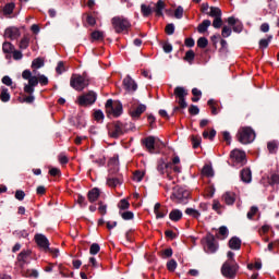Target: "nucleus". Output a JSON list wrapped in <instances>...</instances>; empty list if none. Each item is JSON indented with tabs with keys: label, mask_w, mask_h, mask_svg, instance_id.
<instances>
[{
	"label": "nucleus",
	"mask_w": 279,
	"mask_h": 279,
	"mask_svg": "<svg viewBox=\"0 0 279 279\" xmlns=\"http://www.w3.org/2000/svg\"><path fill=\"white\" fill-rule=\"evenodd\" d=\"M267 148L269 154H276V151H278V144L276 142H269Z\"/></svg>",
	"instance_id": "nucleus-53"
},
{
	"label": "nucleus",
	"mask_w": 279,
	"mask_h": 279,
	"mask_svg": "<svg viewBox=\"0 0 279 279\" xmlns=\"http://www.w3.org/2000/svg\"><path fill=\"white\" fill-rule=\"evenodd\" d=\"M236 271H239V264L225 262L221 267V274L225 278H234L236 276Z\"/></svg>",
	"instance_id": "nucleus-8"
},
{
	"label": "nucleus",
	"mask_w": 279,
	"mask_h": 279,
	"mask_svg": "<svg viewBox=\"0 0 279 279\" xmlns=\"http://www.w3.org/2000/svg\"><path fill=\"white\" fill-rule=\"evenodd\" d=\"M230 250H241V240L239 238H231L229 241Z\"/></svg>",
	"instance_id": "nucleus-29"
},
{
	"label": "nucleus",
	"mask_w": 279,
	"mask_h": 279,
	"mask_svg": "<svg viewBox=\"0 0 279 279\" xmlns=\"http://www.w3.org/2000/svg\"><path fill=\"white\" fill-rule=\"evenodd\" d=\"M124 133H125V125H123V123L120 122V121L114 122L109 128V136H110V138H119V136H123Z\"/></svg>",
	"instance_id": "nucleus-11"
},
{
	"label": "nucleus",
	"mask_w": 279,
	"mask_h": 279,
	"mask_svg": "<svg viewBox=\"0 0 279 279\" xmlns=\"http://www.w3.org/2000/svg\"><path fill=\"white\" fill-rule=\"evenodd\" d=\"M191 193L189 191L184 190L183 187H174L172 197L173 199H177L178 204H184L189 199V196Z\"/></svg>",
	"instance_id": "nucleus-12"
},
{
	"label": "nucleus",
	"mask_w": 279,
	"mask_h": 279,
	"mask_svg": "<svg viewBox=\"0 0 279 279\" xmlns=\"http://www.w3.org/2000/svg\"><path fill=\"white\" fill-rule=\"evenodd\" d=\"M223 201L226 204H228V206H232V204H234V202H236V196L232 192H227L223 195Z\"/></svg>",
	"instance_id": "nucleus-26"
},
{
	"label": "nucleus",
	"mask_w": 279,
	"mask_h": 279,
	"mask_svg": "<svg viewBox=\"0 0 279 279\" xmlns=\"http://www.w3.org/2000/svg\"><path fill=\"white\" fill-rule=\"evenodd\" d=\"M189 112L190 114H199V107L195 106V105H191V107L189 108Z\"/></svg>",
	"instance_id": "nucleus-64"
},
{
	"label": "nucleus",
	"mask_w": 279,
	"mask_h": 279,
	"mask_svg": "<svg viewBox=\"0 0 279 279\" xmlns=\"http://www.w3.org/2000/svg\"><path fill=\"white\" fill-rule=\"evenodd\" d=\"M32 76L36 77L38 84H40L41 86H47V84H49V78L44 74H38L37 76L32 74Z\"/></svg>",
	"instance_id": "nucleus-35"
},
{
	"label": "nucleus",
	"mask_w": 279,
	"mask_h": 279,
	"mask_svg": "<svg viewBox=\"0 0 279 279\" xmlns=\"http://www.w3.org/2000/svg\"><path fill=\"white\" fill-rule=\"evenodd\" d=\"M15 199L23 202L25 199V192L23 190L15 191Z\"/></svg>",
	"instance_id": "nucleus-59"
},
{
	"label": "nucleus",
	"mask_w": 279,
	"mask_h": 279,
	"mask_svg": "<svg viewBox=\"0 0 279 279\" xmlns=\"http://www.w3.org/2000/svg\"><path fill=\"white\" fill-rule=\"evenodd\" d=\"M222 25H223V20H221V16L214 19V21H213V27H215V29L221 28Z\"/></svg>",
	"instance_id": "nucleus-56"
},
{
	"label": "nucleus",
	"mask_w": 279,
	"mask_h": 279,
	"mask_svg": "<svg viewBox=\"0 0 279 279\" xmlns=\"http://www.w3.org/2000/svg\"><path fill=\"white\" fill-rule=\"evenodd\" d=\"M235 138L242 145H250V143H254L256 138V132H254L253 128L250 126H242L238 130Z\"/></svg>",
	"instance_id": "nucleus-3"
},
{
	"label": "nucleus",
	"mask_w": 279,
	"mask_h": 279,
	"mask_svg": "<svg viewBox=\"0 0 279 279\" xmlns=\"http://www.w3.org/2000/svg\"><path fill=\"white\" fill-rule=\"evenodd\" d=\"M202 174L205 175L206 178H213V175H215V171L213 170V167L204 166Z\"/></svg>",
	"instance_id": "nucleus-37"
},
{
	"label": "nucleus",
	"mask_w": 279,
	"mask_h": 279,
	"mask_svg": "<svg viewBox=\"0 0 279 279\" xmlns=\"http://www.w3.org/2000/svg\"><path fill=\"white\" fill-rule=\"evenodd\" d=\"M147 110V106L140 104L137 100H133L129 104V114L132 119H141V114Z\"/></svg>",
	"instance_id": "nucleus-5"
},
{
	"label": "nucleus",
	"mask_w": 279,
	"mask_h": 279,
	"mask_svg": "<svg viewBox=\"0 0 279 279\" xmlns=\"http://www.w3.org/2000/svg\"><path fill=\"white\" fill-rule=\"evenodd\" d=\"M11 53H13V60H23V52L21 50L14 49Z\"/></svg>",
	"instance_id": "nucleus-63"
},
{
	"label": "nucleus",
	"mask_w": 279,
	"mask_h": 279,
	"mask_svg": "<svg viewBox=\"0 0 279 279\" xmlns=\"http://www.w3.org/2000/svg\"><path fill=\"white\" fill-rule=\"evenodd\" d=\"M107 184L111 189H114V187L119 186V184H121V181H119V179H117V178H108Z\"/></svg>",
	"instance_id": "nucleus-45"
},
{
	"label": "nucleus",
	"mask_w": 279,
	"mask_h": 279,
	"mask_svg": "<svg viewBox=\"0 0 279 279\" xmlns=\"http://www.w3.org/2000/svg\"><path fill=\"white\" fill-rule=\"evenodd\" d=\"M204 243V250L207 252V254H215L217 252V245L215 244V235L207 234L205 239L203 240Z\"/></svg>",
	"instance_id": "nucleus-13"
},
{
	"label": "nucleus",
	"mask_w": 279,
	"mask_h": 279,
	"mask_svg": "<svg viewBox=\"0 0 279 279\" xmlns=\"http://www.w3.org/2000/svg\"><path fill=\"white\" fill-rule=\"evenodd\" d=\"M118 208L120 213H123V210H128V208H130V202H128V199L125 198L121 199L118 204Z\"/></svg>",
	"instance_id": "nucleus-40"
},
{
	"label": "nucleus",
	"mask_w": 279,
	"mask_h": 279,
	"mask_svg": "<svg viewBox=\"0 0 279 279\" xmlns=\"http://www.w3.org/2000/svg\"><path fill=\"white\" fill-rule=\"evenodd\" d=\"M3 36L9 40H19L21 38V29L16 26H9L4 29Z\"/></svg>",
	"instance_id": "nucleus-16"
},
{
	"label": "nucleus",
	"mask_w": 279,
	"mask_h": 279,
	"mask_svg": "<svg viewBox=\"0 0 279 279\" xmlns=\"http://www.w3.org/2000/svg\"><path fill=\"white\" fill-rule=\"evenodd\" d=\"M120 217L124 219V221H130L134 219V213L132 211H119Z\"/></svg>",
	"instance_id": "nucleus-41"
},
{
	"label": "nucleus",
	"mask_w": 279,
	"mask_h": 279,
	"mask_svg": "<svg viewBox=\"0 0 279 279\" xmlns=\"http://www.w3.org/2000/svg\"><path fill=\"white\" fill-rule=\"evenodd\" d=\"M154 213L156 215V219H165L167 217V209L161 208L160 203H156L154 206Z\"/></svg>",
	"instance_id": "nucleus-20"
},
{
	"label": "nucleus",
	"mask_w": 279,
	"mask_h": 279,
	"mask_svg": "<svg viewBox=\"0 0 279 279\" xmlns=\"http://www.w3.org/2000/svg\"><path fill=\"white\" fill-rule=\"evenodd\" d=\"M99 195H101L99 189L94 187L87 193V199L90 202V204H93L99 199Z\"/></svg>",
	"instance_id": "nucleus-21"
},
{
	"label": "nucleus",
	"mask_w": 279,
	"mask_h": 279,
	"mask_svg": "<svg viewBox=\"0 0 279 279\" xmlns=\"http://www.w3.org/2000/svg\"><path fill=\"white\" fill-rule=\"evenodd\" d=\"M97 101V93L89 92L83 96L78 97V105L80 106H93Z\"/></svg>",
	"instance_id": "nucleus-15"
},
{
	"label": "nucleus",
	"mask_w": 279,
	"mask_h": 279,
	"mask_svg": "<svg viewBox=\"0 0 279 279\" xmlns=\"http://www.w3.org/2000/svg\"><path fill=\"white\" fill-rule=\"evenodd\" d=\"M208 16H211L213 19H219L221 17V9L217 7H210V12H207Z\"/></svg>",
	"instance_id": "nucleus-32"
},
{
	"label": "nucleus",
	"mask_w": 279,
	"mask_h": 279,
	"mask_svg": "<svg viewBox=\"0 0 279 279\" xmlns=\"http://www.w3.org/2000/svg\"><path fill=\"white\" fill-rule=\"evenodd\" d=\"M230 158L235 167H243L247 162L245 151L241 149H233L230 154Z\"/></svg>",
	"instance_id": "nucleus-7"
},
{
	"label": "nucleus",
	"mask_w": 279,
	"mask_h": 279,
	"mask_svg": "<svg viewBox=\"0 0 279 279\" xmlns=\"http://www.w3.org/2000/svg\"><path fill=\"white\" fill-rule=\"evenodd\" d=\"M16 8V4L14 2H9L4 5L3 8V14L4 16H9L10 14H12V12H14V9Z\"/></svg>",
	"instance_id": "nucleus-30"
},
{
	"label": "nucleus",
	"mask_w": 279,
	"mask_h": 279,
	"mask_svg": "<svg viewBox=\"0 0 279 279\" xmlns=\"http://www.w3.org/2000/svg\"><path fill=\"white\" fill-rule=\"evenodd\" d=\"M141 12L143 14V16H151V13L154 12L151 10V7L147 5V4H142L141 5Z\"/></svg>",
	"instance_id": "nucleus-39"
},
{
	"label": "nucleus",
	"mask_w": 279,
	"mask_h": 279,
	"mask_svg": "<svg viewBox=\"0 0 279 279\" xmlns=\"http://www.w3.org/2000/svg\"><path fill=\"white\" fill-rule=\"evenodd\" d=\"M240 178L244 184H250V182H252V170L250 168L242 169Z\"/></svg>",
	"instance_id": "nucleus-19"
},
{
	"label": "nucleus",
	"mask_w": 279,
	"mask_h": 279,
	"mask_svg": "<svg viewBox=\"0 0 279 279\" xmlns=\"http://www.w3.org/2000/svg\"><path fill=\"white\" fill-rule=\"evenodd\" d=\"M157 171L158 173H160V175H167V179L171 182L172 184H175V175H178V173H182V167L180 166H174L171 162H165V160L160 159L157 162Z\"/></svg>",
	"instance_id": "nucleus-2"
},
{
	"label": "nucleus",
	"mask_w": 279,
	"mask_h": 279,
	"mask_svg": "<svg viewBox=\"0 0 279 279\" xmlns=\"http://www.w3.org/2000/svg\"><path fill=\"white\" fill-rule=\"evenodd\" d=\"M213 25V22L210 20H204L198 26H197V32L198 34H204L208 32V27Z\"/></svg>",
	"instance_id": "nucleus-24"
},
{
	"label": "nucleus",
	"mask_w": 279,
	"mask_h": 279,
	"mask_svg": "<svg viewBox=\"0 0 279 279\" xmlns=\"http://www.w3.org/2000/svg\"><path fill=\"white\" fill-rule=\"evenodd\" d=\"M268 184L270 186H276V184H279V173L278 172H271L268 177Z\"/></svg>",
	"instance_id": "nucleus-28"
},
{
	"label": "nucleus",
	"mask_w": 279,
	"mask_h": 279,
	"mask_svg": "<svg viewBox=\"0 0 279 279\" xmlns=\"http://www.w3.org/2000/svg\"><path fill=\"white\" fill-rule=\"evenodd\" d=\"M143 178H145V172H143L141 170L135 171L133 174L134 182H142Z\"/></svg>",
	"instance_id": "nucleus-47"
},
{
	"label": "nucleus",
	"mask_w": 279,
	"mask_h": 279,
	"mask_svg": "<svg viewBox=\"0 0 279 279\" xmlns=\"http://www.w3.org/2000/svg\"><path fill=\"white\" fill-rule=\"evenodd\" d=\"M184 60H185V62L193 64V60H195V51H193V50L186 51Z\"/></svg>",
	"instance_id": "nucleus-43"
},
{
	"label": "nucleus",
	"mask_w": 279,
	"mask_h": 279,
	"mask_svg": "<svg viewBox=\"0 0 279 279\" xmlns=\"http://www.w3.org/2000/svg\"><path fill=\"white\" fill-rule=\"evenodd\" d=\"M173 256V248H166L161 253V258H171Z\"/></svg>",
	"instance_id": "nucleus-57"
},
{
	"label": "nucleus",
	"mask_w": 279,
	"mask_h": 279,
	"mask_svg": "<svg viewBox=\"0 0 279 279\" xmlns=\"http://www.w3.org/2000/svg\"><path fill=\"white\" fill-rule=\"evenodd\" d=\"M221 36L222 38H230V36H232V28H230L229 26H223Z\"/></svg>",
	"instance_id": "nucleus-54"
},
{
	"label": "nucleus",
	"mask_w": 279,
	"mask_h": 279,
	"mask_svg": "<svg viewBox=\"0 0 279 279\" xmlns=\"http://www.w3.org/2000/svg\"><path fill=\"white\" fill-rule=\"evenodd\" d=\"M98 213L102 216L107 215L108 213V205L104 204V202L98 203Z\"/></svg>",
	"instance_id": "nucleus-55"
},
{
	"label": "nucleus",
	"mask_w": 279,
	"mask_h": 279,
	"mask_svg": "<svg viewBox=\"0 0 279 279\" xmlns=\"http://www.w3.org/2000/svg\"><path fill=\"white\" fill-rule=\"evenodd\" d=\"M146 149L148 151L154 153V149H156V143H160L162 147H165V143L160 142V140L156 138L155 136H148L143 141Z\"/></svg>",
	"instance_id": "nucleus-17"
},
{
	"label": "nucleus",
	"mask_w": 279,
	"mask_h": 279,
	"mask_svg": "<svg viewBox=\"0 0 279 279\" xmlns=\"http://www.w3.org/2000/svg\"><path fill=\"white\" fill-rule=\"evenodd\" d=\"M92 41L95 43V40H104L106 38V35L101 31H95L90 34Z\"/></svg>",
	"instance_id": "nucleus-31"
},
{
	"label": "nucleus",
	"mask_w": 279,
	"mask_h": 279,
	"mask_svg": "<svg viewBox=\"0 0 279 279\" xmlns=\"http://www.w3.org/2000/svg\"><path fill=\"white\" fill-rule=\"evenodd\" d=\"M29 256H32V251L24 250L17 255V260H19V263H23V265H25V263H27V260H29Z\"/></svg>",
	"instance_id": "nucleus-23"
},
{
	"label": "nucleus",
	"mask_w": 279,
	"mask_h": 279,
	"mask_svg": "<svg viewBox=\"0 0 279 279\" xmlns=\"http://www.w3.org/2000/svg\"><path fill=\"white\" fill-rule=\"evenodd\" d=\"M100 250H101V247L97 243H93L89 247V254H92V256H95V255L99 254Z\"/></svg>",
	"instance_id": "nucleus-52"
},
{
	"label": "nucleus",
	"mask_w": 279,
	"mask_h": 279,
	"mask_svg": "<svg viewBox=\"0 0 279 279\" xmlns=\"http://www.w3.org/2000/svg\"><path fill=\"white\" fill-rule=\"evenodd\" d=\"M45 66V59L36 58L32 62V69H43Z\"/></svg>",
	"instance_id": "nucleus-34"
},
{
	"label": "nucleus",
	"mask_w": 279,
	"mask_h": 279,
	"mask_svg": "<svg viewBox=\"0 0 279 279\" xmlns=\"http://www.w3.org/2000/svg\"><path fill=\"white\" fill-rule=\"evenodd\" d=\"M35 242L37 243L38 247L44 252H53L51 247H49V239L43 233L35 234Z\"/></svg>",
	"instance_id": "nucleus-14"
},
{
	"label": "nucleus",
	"mask_w": 279,
	"mask_h": 279,
	"mask_svg": "<svg viewBox=\"0 0 279 279\" xmlns=\"http://www.w3.org/2000/svg\"><path fill=\"white\" fill-rule=\"evenodd\" d=\"M185 215H189L190 217H193L194 219H199L201 215L197 209L187 208L185 210Z\"/></svg>",
	"instance_id": "nucleus-42"
},
{
	"label": "nucleus",
	"mask_w": 279,
	"mask_h": 279,
	"mask_svg": "<svg viewBox=\"0 0 279 279\" xmlns=\"http://www.w3.org/2000/svg\"><path fill=\"white\" fill-rule=\"evenodd\" d=\"M29 36L25 35L20 41V49H27L29 47Z\"/></svg>",
	"instance_id": "nucleus-46"
},
{
	"label": "nucleus",
	"mask_w": 279,
	"mask_h": 279,
	"mask_svg": "<svg viewBox=\"0 0 279 279\" xmlns=\"http://www.w3.org/2000/svg\"><path fill=\"white\" fill-rule=\"evenodd\" d=\"M106 112L112 114V117H121L123 114V105L121 102H114L112 99H108L106 105Z\"/></svg>",
	"instance_id": "nucleus-6"
},
{
	"label": "nucleus",
	"mask_w": 279,
	"mask_h": 279,
	"mask_svg": "<svg viewBox=\"0 0 279 279\" xmlns=\"http://www.w3.org/2000/svg\"><path fill=\"white\" fill-rule=\"evenodd\" d=\"M191 142H192L193 148L197 149V147H199V145H202V136L192 135L191 136Z\"/></svg>",
	"instance_id": "nucleus-38"
},
{
	"label": "nucleus",
	"mask_w": 279,
	"mask_h": 279,
	"mask_svg": "<svg viewBox=\"0 0 279 279\" xmlns=\"http://www.w3.org/2000/svg\"><path fill=\"white\" fill-rule=\"evenodd\" d=\"M189 95V90H186V88L182 87V86H178L174 88V96L177 97L178 104L180 106V108H182L183 110L185 108H189V104H186V96Z\"/></svg>",
	"instance_id": "nucleus-10"
},
{
	"label": "nucleus",
	"mask_w": 279,
	"mask_h": 279,
	"mask_svg": "<svg viewBox=\"0 0 279 279\" xmlns=\"http://www.w3.org/2000/svg\"><path fill=\"white\" fill-rule=\"evenodd\" d=\"M215 136H217V131H215V129H213L209 133L208 131L203 132V138H209V141H213Z\"/></svg>",
	"instance_id": "nucleus-49"
},
{
	"label": "nucleus",
	"mask_w": 279,
	"mask_h": 279,
	"mask_svg": "<svg viewBox=\"0 0 279 279\" xmlns=\"http://www.w3.org/2000/svg\"><path fill=\"white\" fill-rule=\"evenodd\" d=\"M162 10H165V1L159 0L156 3V8H155L156 16H162Z\"/></svg>",
	"instance_id": "nucleus-36"
},
{
	"label": "nucleus",
	"mask_w": 279,
	"mask_h": 279,
	"mask_svg": "<svg viewBox=\"0 0 279 279\" xmlns=\"http://www.w3.org/2000/svg\"><path fill=\"white\" fill-rule=\"evenodd\" d=\"M207 106H209L211 110V114L217 116L219 112H221V107H219V102L215 99H209L207 101Z\"/></svg>",
	"instance_id": "nucleus-22"
},
{
	"label": "nucleus",
	"mask_w": 279,
	"mask_h": 279,
	"mask_svg": "<svg viewBox=\"0 0 279 279\" xmlns=\"http://www.w3.org/2000/svg\"><path fill=\"white\" fill-rule=\"evenodd\" d=\"M111 25L116 34H122V32H128L132 27V23L124 16L118 15L111 19Z\"/></svg>",
	"instance_id": "nucleus-4"
},
{
	"label": "nucleus",
	"mask_w": 279,
	"mask_h": 279,
	"mask_svg": "<svg viewBox=\"0 0 279 279\" xmlns=\"http://www.w3.org/2000/svg\"><path fill=\"white\" fill-rule=\"evenodd\" d=\"M123 86L125 90H128V93H136L138 88V85H136V82L130 76H126L123 80Z\"/></svg>",
	"instance_id": "nucleus-18"
},
{
	"label": "nucleus",
	"mask_w": 279,
	"mask_h": 279,
	"mask_svg": "<svg viewBox=\"0 0 279 279\" xmlns=\"http://www.w3.org/2000/svg\"><path fill=\"white\" fill-rule=\"evenodd\" d=\"M11 96H10V92L5 86L1 87V93H0V100L3 104H8V101H10Z\"/></svg>",
	"instance_id": "nucleus-25"
},
{
	"label": "nucleus",
	"mask_w": 279,
	"mask_h": 279,
	"mask_svg": "<svg viewBox=\"0 0 279 279\" xmlns=\"http://www.w3.org/2000/svg\"><path fill=\"white\" fill-rule=\"evenodd\" d=\"M169 219L171 221H180V219H182V211L180 209H173L169 214Z\"/></svg>",
	"instance_id": "nucleus-27"
},
{
	"label": "nucleus",
	"mask_w": 279,
	"mask_h": 279,
	"mask_svg": "<svg viewBox=\"0 0 279 279\" xmlns=\"http://www.w3.org/2000/svg\"><path fill=\"white\" fill-rule=\"evenodd\" d=\"M94 119H95L96 121H104V111H101V110H96V111L94 112Z\"/></svg>",
	"instance_id": "nucleus-62"
},
{
	"label": "nucleus",
	"mask_w": 279,
	"mask_h": 279,
	"mask_svg": "<svg viewBox=\"0 0 279 279\" xmlns=\"http://www.w3.org/2000/svg\"><path fill=\"white\" fill-rule=\"evenodd\" d=\"M2 84H4V86H10L12 89L16 88V86L13 85L14 83L12 82V78L8 75L2 77Z\"/></svg>",
	"instance_id": "nucleus-48"
},
{
	"label": "nucleus",
	"mask_w": 279,
	"mask_h": 279,
	"mask_svg": "<svg viewBox=\"0 0 279 279\" xmlns=\"http://www.w3.org/2000/svg\"><path fill=\"white\" fill-rule=\"evenodd\" d=\"M90 84V80L86 76H72L70 85L74 90H84Z\"/></svg>",
	"instance_id": "nucleus-9"
},
{
	"label": "nucleus",
	"mask_w": 279,
	"mask_h": 279,
	"mask_svg": "<svg viewBox=\"0 0 279 279\" xmlns=\"http://www.w3.org/2000/svg\"><path fill=\"white\" fill-rule=\"evenodd\" d=\"M258 213V207L252 206L250 211L247 213L246 217L247 219H254V216Z\"/></svg>",
	"instance_id": "nucleus-58"
},
{
	"label": "nucleus",
	"mask_w": 279,
	"mask_h": 279,
	"mask_svg": "<svg viewBox=\"0 0 279 279\" xmlns=\"http://www.w3.org/2000/svg\"><path fill=\"white\" fill-rule=\"evenodd\" d=\"M167 269L168 271H175V269H178V262H175V259H170L167 263Z\"/></svg>",
	"instance_id": "nucleus-51"
},
{
	"label": "nucleus",
	"mask_w": 279,
	"mask_h": 279,
	"mask_svg": "<svg viewBox=\"0 0 279 279\" xmlns=\"http://www.w3.org/2000/svg\"><path fill=\"white\" fill-rule=\"evenodd\" d=\"M14 45H12V43L10 41H4L2 44V51L3 53H12L14 51Z\"/></svg>",
	"instance_id": "nucleus-33"
},
{
	"label": "nucleus",
	"mask_w": 279,
	"mask_h": 279,
	"mask_svg": "<svg viewBox=\"0 0 279 279\" xmlns=\"http://www.w3.org/2000/svg\"><path fill=\"white\" fill-rule=\"evenodd\" d=\"M23 80H26L28 83L24 84V93L28 96L23 98L24 104H34L36 97H34V90L38 86V78L32 75V71L24 70L22 72Z\"/></svg>",
	"instance_id": "nucleus-1"
},
{
	"label": "nucleus",
	"mask_w": 279,
	"mask_h": 279,
	"mask_svg": "<svg viewBox=\"0 0 279 279\" xmlns=\"http://www.w3.org/2000/svg\"><path fill=\"white\" fill-rule=\"evenodd\" d=\"M271 38H274V37L270 35L266 39H260L259 40V49H267L269 47V44L271 43Z\"/></svg>",
	"instance_id": "nucleus-44"
},
{
	"label": "nucleus",
	"mask_w": 279,
	"mask_h": 279,
	"mask_svg": "<svg viewBox=\"0 0 279 279\" xmlns=\"http://www.w3.org/2000/svg\"><path fill=\"white\" fill-rule=\"evenodd\" d=\"M197 47H199V49H206L208 47V39L206 37L198 38Z\"/></svg>",
	"instance_id": "nucleus-50"
},
{
	"label": "nucleus",
	"mask_w": 279,
	"mask_h": 279,
	"mask_svg": "<svg viewBox=\"0 0 279 279\" xmlns=\"http://www.w3.org/2000/svg\"><path fill=\"white\" fill-rule=\"evenodd\" d=\"M175 19H182L184 16V8L178 7L174 11Z\"/></svg>",
	"instance_id": "nucleus-60"
},
{
	"label": "nucleus",
	"mask_w": 279,
	"mask_h": 279,
	"mask_svg": "<svg viewBox=\"0 0 279 279\" xmlns=\"http://www.w3.org/2000/svg\"><path fill=\"white\" fill-rule=\"evenodd\" d=\"M233 32H235V34L243 32V23H241V21L238 20L236 24L233 26Z\"/></svg>",
	"instance_id": "nucleus-61"
}]
</instances>
